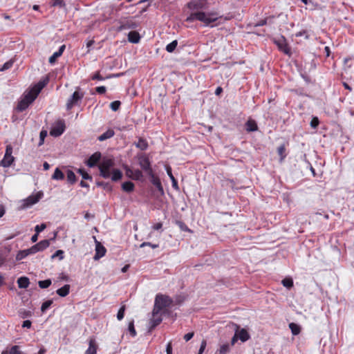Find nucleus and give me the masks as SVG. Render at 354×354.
I'll use <instances>...</instances> for the list:
<instances>
[{
  "mask_svg": "<svg viewBox=\"0 0 354 354\" xmlns=\"http://www.w3.org/2000/svg\"><path fill=\"white\" fill-rule=\"evenodd\" d=\"M32 91L29 89L24 92L17 106L18 111L21 112L26 110L37 98V95Z\"/></svg>",
  "mask_w": 354,
  "mask_h": 354,
  "instance_id": "obj_1",
  "label": "nucleus"
},
{
  "mask_svg": "<svg viewBox=\"0 0 354 354\" xmlns=\"http://www.w3.org/2000/svg\"><path fill=\"white\" fill-rule=\"evenodd\" d=\"M172 304V299L167 296L158 294L156 295L154 303V313H160V312Z\"/></svg>",
  "mask_w": 354,
  "mask_h": 354,
  "instance_id": "obj_2",
  "label": "nucleus"
},
{
  "mask_svg": "<svg viewBox=\"0 0 354 354\" xmlns=\"http://www.w3.org/2000/svg\"><path fill=\"white\" fill-rule=\"evenodd\" d=\"M43 196V193L37 192L36 194L29 196L19 202V209H24L36 204Z\"/></svg>",
  "mask_w": 354,
  "mask_h": 354,
  "instance_id": "obj_3",
  "label": "nucleus"
},
{
  "mask_svg": "<svg viewBox=\"0 0 354 354\" xmlns=\"http://www.w3.org/2000/svg\"><path fill=\"white\" fill-rule=\"evenodd\" d=\"M218 18V14L216 12H198V20L204 23L205 26H209L210 24L215 22Z\"/></svg>",
  "mask_w": 354,
  "mask_h": 354,
  "instance_id": "obj_4",
  "label": "nucleus"
},
{
  "mask_svg": "<svg viewBox=\"0 0 354 354\" xmlns=\"http://www.w3.org/2000/svg\"><path fill=\"white\" fill-rule=\"evenodd\" d=\"M141 169L147 174L151 175L153 169L148 156L145 153H138L136 156Z\"/></svg>",
  "mask_w": 354,
  "mask_h": 354,
  "instance_id": "obj_5",
  "label": "nucleus"
},
{
  "mask_svg": "<svg viewBox=\"0 0 354 354\" xmlns=\"http://www.w3.org/2000/svg\"><path fill=\"white\" fill-rule=\"evenodd\" d=\"M113 166V161L111 159L103 160L99 165L100 175L104 178L111 177L110 169Z\"/></svg>",
  "mask_w": 354,
  "mask_h": 354,
  "instance_id": "obj_6",
  "label": "nucleus"
},
{
  "mask_svg": "<svg viewBox=\"0 0 354 354\" xmlns=\"http://www.w3.org/2000/svg\"><path fill=\"white\" fill-rule=\"evenodd\" d=\"M66 125L63 120H58L53 125L50 131V135L54 137L60 136L65 131Z\"/></svg>",
  "mask_w": 354,
  "mask_h": 354,
  "instance_id": "obj_7",
  "label": "nucleus"
},
{
  "mask_svg": "<svg viewBox=\"0 0 354 354\" xmlns=\"http://www.w3.org/2000/svg\"><path fill=\"white\" fill-rule=\"evenodd\" d=\"M187 7L192 10H205L207 8V0H192L187 3Z\"/></svg>",
  "mask_w": 354,
  "mask_h": 354,
  "instance_id": "obj_8",
  "label": "nucleus"
},
{
  "mask_svg": "<svg viewBox=\"0 0 354 354\" xmlns=\"http://www.w3.org/2000/svg\"><path fill=\"white\" fill-rule=\"evenodd\" d=\"M119 23L120 26L118 27V30L120 31L136 29L138 27V24L133 19H121Z\"/></svg>",
  "mask_w": 354,
  "mask_h": 354,
  "instance_id": "obj_9",
  "label": "nucleus"
},
{
  "mask_svg": "<svg viewBox=\"0 0 354 354\" xmlns=\"http://www.w3.org/2000/svg\"><path fill=\"white\" fill-rule=\"evenodd\" d=\"M84 97V93L79 92L78 91H75L72 96L68 100L66 103L67 110H70L72 107L77 104L78 102Z\"/></svg>",
  "mask_w": 354,
  "mask_h": 354,
  "instance_id": "obj_10",
  "label": "nucleus"
},
{
  "mask_svg": "<svg viewBox=\"0 0 354 354\" xmlns=\"http://www.w3.org/2000/svg\"><path fill=\"white\" fill-rule=\"evenodd\" d=\"M125 171L126 175L133 180H138L142 179L143 177L142 171L139 169H133L129 167H126Z\"/></svg>",
  "mask_w": 354,
  "mask_h": 354,
  "instance_id": "obj_11",
  "label": "nucleus"
},
{
  "mask_svg": "<svg viewBox=\"0 0 354 354\" xmlns=\"http://www.w3.org/2000/svg\"><path fill=\"white\" fill-rule=\"evenodd\" d=\"M95 242V254L94 256V259L97 260L105 255L106 248L100 243L95 236H93Z\"/></svg>",
  "mask_w": 354,
  "mask_h": 354,
  "instance_id": "obj_12",
  "label": "nucleus"
},
{
  "mask_svg": "<svg viewBox=\"0 0 354 354\" xmlns=\"http://www.w3.org/2000/svg\"><path fill=\"white\" fill-rule=\"evenodd\" d=\"M49 78L48 77H45L41 80L39 81L37 84H36L33 87H32L30 90L33 91L32 92L38 96L41 91L43 88L48 83Z\"/></svg>",
  "mask_w": 354,
  "mask_h": 354,
  "instance_id": "obj_13",
  "label": "nucleus"
},
{
  "mask_svg": "<svg viewBox=\"0 0 354 354\" xmlns=\"http://www.w3.org/2000/svg\"><path fill=\"white\" fill-rule=\"evenodd\" d=\"M100 158H101V153L100 152H95L89 157V158L86 161V165L89 167H93L100 161Z\"/></svg>",
  "mask_w": 354,
  "mask_h": 354,
  "instance_id": "obj_14",
  "label": "nucleus"
},
{
  "mask_svg": "<svg viewBox=\"0 0 354 354\" xmlns=\"http://www.w3.org/2000/svg\"><path fill=\"white\" fill-rule=\"evenodd\" d=\"M275 44L278 46L279 48L284 53L288 55L290 53V48L288 47L285 38L281 37L279 39L275 41Z\"/></svg>",
  "mask_w": 354,
  "mask_h": 354,
  "instance_id": "obj_15",
  "label": "nucleus"
},
{
  "mask_svg": "<svg viewBox=\"0 0 354 354\" xmlns=\"http://www.w3.org/2000/svg\"><path fill=\"white\" fill-rule=\"evenodd\" d=\"M236 330L235 333H237L238 338L239 339H241V342H243L248 340L250 338V335L248 334V331L244 328H241V330H239V326H236Z\"/></svg>",
  "mask_w": 354,
  "mask_h": 354,
  "instance_id": "obj_16",
  "label": "nucleus"
},
{
  "mask_svg": "<svg viewBox=\"0 0 354 354\" xmlns=\"http://www.w3.org/2000/svg\"><path fill=\"white\" fill-rule=\"evenodd\" d=\"M65 48H66L65 45H62V46L59 47V50H58L57 51L55 52V53H53V55L49 57V60H48V62H49V63H50V64H55V62H56L57 59L59 57H60V56L62 55V53H64V50H65Z\"/></svg>",
  "mask_w": 354,
  "mask_h": 354,
  "instance_id": "obj_17",
  "label": "nucleus"
},
{
  "mask_svg": "<svg viewBox=\"0 0 354 354\" xmlns=\"http://www.w3.org/2000/svg\"><path fill=\"white\" fill-rule=\"evenodd\" d=\"M151 178V183L158 189V190L161 193L163 194V188L161 185L160 179L155 176L153 171H152L151 175H148Z\"/></svg>",
  "mask_w": 354,
  "mask_h": 354,
  "instance_id": "obj_18",
  "label": "nucleus"
},
{
  "mask_svg": "<svg viewBox=\"0 0 354 354\" xmlns=\"http://www.w3.org/2000/svg\"><path fill=\"white\" fill-rule=\"evenodd\" d=\"M165 169H166V171H167V175L169 176V178L171 179V183H172V187L176 189V190H178L179 189V187H178V182L177 180H176V178H174V176H173L172 174V172H171V168L170 166H168L167 165L165 167Z\"/></svg>",
  "mask_w": 354,
  "mask_h": 354,
  "instance_id": "obj_19",
  "label": "nucleus"
},
{
  "mask_svg": "<svg viewBox=\"0 0 354 354\" xmlns=\"http://www.w3.org/2000/svg\"><path fill=\"white\" fill-rule=\"evenodd\" d=\"M162 322V318L159 313H154V310H153V317L150 320L151 328H155L156 326L160 324Z\"/></svg>",
  "mask_w": 354,
  "mask_h": 354,
  "instance_id": "obj_20",
  "label": "nucleus"
},
{
  "mask_svg": "<svg viewBox=\"0 0 354 354\" xmlns=\"http://www.w3.org/2000/svg\"><path fill=\"white\" fill-rule=\"evenodd\" d=\"M140 36L136 31H131L128 34V40L133 44H138L140 41Z\"/></svg>",
  "mask_w": 354,
  "mask_h": 354,
  "instance_id": "obj_21",
  "label": "nucleus"
},
{
  "mask_svg": "<svg viewBox=\"0 0 354 354\" xmlns=\"http://www.w3.org/2000/svg\"><path fill=\"white\" fill-rule=\"evenodd\" d=\"M12 156H4L3 160L1 161L0 165L3 167H10L14 161Z\"/></svg>",
  "mask_w": 354,
  "mask_h": 354,
  "instance_id": "obj_22",
  "label": "nucleus"
},
{
  "mask_svg": "<svg viewBox=\"0 0 354 354\" xmlns=\"http://www.w3.org/2000/svg\"><path fill=\"white\" fill-rule=\"evenodd\" d=\"M1 354H22L19 346H12L10 348L3 351Z\"/></svg>",
  "mask_w": 354,
  "mask_h": 354,
  "instance_id": "obj_23",
  "label": "nucleus"
},
{
  "mask_svg": "<svg viewBox=\"0 0 354 354\" xmlns=\"http://www.w3.org/2000/svg\"><path fill=\"white\" fill-rule=\"evenodd\" d=\"M115 134V132L113 129H108L106 132L103 133L98 137V140L104 141L109 138H112Z\"/></svg>",
  "mask_w": 354,
  "mask_h": 354,
  "instance_id": "obj_24",
  "label": "nucleus"
},
{
  "mask_svg": "<svg viewBox=\"0 0 354 354\" xmlns=\"http://www.w3.org/2000/svg\"><path fill=\"white\" fill-rule=\"evenodd\" d=\"M29 279L26 277H21L17 279V284L20 288H26L29 286Z\"/></svg>",
  "mask_w": 354,
  "mask_h": 354,
  "instance_id": "obj_25",
  "label": "nucleus"
},
{
  "mask_svg": "<svg viewBox=\"0 0 354 354\" xmlns=\"http://www.w3.org/2000/svg\"><path fill=\"white\" fill-rule=\"evenodd\" d=\"M70 291V285H64L63 287L57 290V294L60 297H66Z\"/></svg>",
  "mask_w": 354,
  "mask_h": 354,
  "instance_id": "obj_26",
  "label": "nucleus"
},
{
  "mask_svg": "<svg viewBox=\"0 0 354 354\" xmlns=\"http://www.w3.org/2000/svg\"><path fill=\"white\" fill-rule=\"evenodd\" d=\"M245 127L248 131H255L257 130V124L254 120H248L245 124Z\"/></svg>",
  "mask_w": 354,
  "mask_h": 354,
  "instance_id": "obj_27",
  "label": "nucleus"
},
{
  "mask_svg": "<svg viewBox=\"0 0 354 354\" xmlns=\"http://www.w3.org/2000/svg\"><path fill=\"white\" fill-rule=\"evenodd\" d=\"M289 328L293 335H297L300 333L301 328L298 324L293 322L290 323Z\"/></svg>",
  "mask_w": 354,
  "mask_h": 354,
  "instance_id": "obj_28",
  "label": "nucleus"
},
{
  "mask_svg": "<svg viewBox=\"0 0 354 354\" xmlns=\"http://www.w3.org/2000/svg\"><path fill=\"white\" fill-rule=\"evenodd\" d=\"M122 188L124 192H131L134 189V184L131 181H127L122 183Z\"/></svg>",
  "mask_w": 354,
  "mask_h": 354,
  "instance_id": "obj_29",
  "label": "nucleus"
},
{
  "mask_svg": "<svg viewBox=\"0 0 354 354\" xmlns=\"http://www.w3.org/2000/svg\"><path fill=\"white\" fill-rule=\"evenodd\" d=\"M97 353V348L95 345V342L93 340H90L89 342V346L88 349L86 351L85 354H96Z\"/></svg>",
  "mask_w": 354,
  "mask_h": 354,
  "instance_id": "obj_30",
  "label": "nucleus"
},
{
  "mask_svg": "<svg viewBox=\"0 0 354 354\" xmlns=\"http://www.w3.org/2000/svg\"><path fill=\"white\" fill-rule=\"evenodd\" d=\"M136 146L141 150H146L148 147V143L143 138H139L138 141L136 143Z\"/></svg>",
  "mask_w": 354,
  "mask_h": 354,
  "instance_id": "obj_31",
  "label": "nucleus"
},
{
  "mask_svg": "<svg viewBox=\"0 0 354 354\" xmlns=\"http://www.w3.org/2000/svg\"><path fill=\"white\" fill-rule=\"evenodd\" d=\"M52 178L53 180H60L64 178V175L63 172L59 169L56 168L54 174L52 176Z\"/></svg>",
  "mask_w": 354,
  "mask_h": 354,
  "instance_id": "obj_32",
  "label": "nucleus"
},
{
  "mask_svg": "<svg viewBox=\"0 0 354 354\" xmlns=\"http://www.w3.org/2000/svg\"><path fill=\"white\" fill-rule=\"evenodd\" d=\"M30 254L29 253L28 249L21 250L17 254L16 259L17 261L22 260Z\"/></svg>",
  "mask_w": 354,
  "mask_h": 354,
  "instance_id": "obj_33",
  "label": "nucleus"
},
{
  "mask_svg": "<svg viewBox=\"0 0 354 354\" xmlns=\"http://www.w3.org/2000/svg\"><path fill=\"white\" fill-rule=\"evenodd\" d=\"M15 59L14 58L10 59L8 62H6L2 67L0 68V71H4L6 70L10 69L13 66V64L15 63Z\"/></svg>",
  "mask_w": 354,
  "mask_h": 354,
  "instance_id": "obj_34",
  "label": "nucleus"
},
{
  "mask_svg": "<svg viewBox=\"0 0 354 354\" xmlns=\"http://www.w3.org/2000/svg\"><path fill=\"white\" fill-rule=\"evenodd\" d=\"M111 176L112 180L117 181L122 178V174L119 169H114L112 174H111Z\"/></svg>",
  "mask_w": 354,
  "mask_h": 354,
  "instance_id": "obj_35",
  "label": "nucleus"
},
{
  "mask_svg": "<svg viewBox=\"0 0 354 354\" xmlns=\"http://www.w3.org/2000/svg\"><path fill=\"white\" fill-rule=\"evenodd\" d=\"M177 45H178L177 40H174L173 41H171V43H169V44H167L166 46L165 49L167 52L172 53L176 49Z\"/></svg>",
  "mask_w": 354,
  "mask_h": 354,
  "instance_id": "obj_36",
  "label": "nucleus"
},
{
  "mask_svg": "<svg viewBox=\"0 0 354 354\" xmlns=\"http://www.w3.org/2000/svg\"><path fill=\"white\" fill-rule=\"evenodd\" d=\"M67 180L71 183L73 184L76 181V176L75 173L71 170L67 171Z\"/></svg>",
  "mask_w": 354,
  "mask_h": 354,
  "instance_id": "obj_37",
  "label": "nucleus"
},
{
  "mask_svg": "<svg viewBox=\"0 0 354 354\" xmlns=\"http://www.w3.org/2000/svg\"><path fill=\"white\" fill-rule=\"evenodd\" d=\"M37 244V246L39 247L40 251H42L49 246L50 242L48 240L46 239V240L41 241L40 242H39Z\"/></svg>",
  "mask_w": 354,
  "mask_h": 354,
  "instance_id": "obj_38",
  "label": "nucleus"
},
{
  "mask_svg": "<svg viewBox=\"0 0 354 354\" xmlns=\"http://www.w3.org/2000/svg\"><path fill=\"white\" fill-rule=\"evenodd\" d=\"M128 330L132 337H136L137 333L134 327V322L132 320L129 323Z\"/></svg>",
  "mask_w": 354,
  "mask_h": 354,
  "instance_id": "obj_39",
  "label": "nucleus"
},
{
  "mask_svg": "<svg viewBox=\"0 0 354 354\" xmlns=\"http://www.w3.org/2000/svg\"><path fill=\"white\" fill-rule=\"evenodd\" d=\"M230 344H224L220 346L218 352L220 354H226L230 351Z\"/></svg>",
  "mask_w": 354,
  "mask_h": 354,
  "instance_id": "obj_40",
  "label": "nucleus"
},
{
  "mask_svg": "<svg viewBox=\"0 0 354 354\" xmlns=\"http://www.w3.org/2000/svg\"><path fill=\"white\" fill-rule=\"evenodd\" d=\"M77 172L82 176L83 179L92 180V177L84 169H79Z\"/></svg>",
  "mask_w": 354,
  "mask_h": 354,
  "instance_id": "obj_41",
  "label": "nucleus"
},
{
  "mask_svg": "<svg viewBox=\"0 0 354 354\" xmlns=\"http://www.w3.org/2000/svg\"><path fill=\"white\" fill-rule=\"evenodd\" d=\"M39 286L41 288H46L49 287L51 285V280L50 279H46L44 281H39L38 282Z\"/></svg>",
  "mask_w": 354,
  "mask_h": 354,
  "instance_id": "obj_42",
  "label": "nucleus"
},
{
  "mask_svg": "<svg viewBox=\"0 0 354 354\" xmlns=\"http://www.w3.org/2000/svg\"><path fill=\"white\" fill-rule=\"evenodd\" d=\"M120 104L121 102L120 101L115 100L110 104V108L111 109L112 111H116L119 109Z\"/></svg>",
  "mask_w": 354,
  "mask_h": 354,
  "instance_id": "obj_43",
  "label": "nucleus"
},
{
  "mask_svg": "<svg viewBox=\"0 0 354 354\" xmlns=\"http://www.w3.org/2000/svg\"><path fill=\"white\" fill-rule=\"evenodd\" d=\"M282 284L283 286L290 288L293 286V281L292 279L286 278L282 280Z\"/></svg>",
  "mask_w": 354,
  "mask_h": 354,
  "instance_id": "obj_44",
  "label": "nucleus"
},
{
  "mask_svg": "<svg viewBox=\"0 0 354 354\" xmlns=\"http://www.w3.org/2000/svg\"><path fill=\"white\" fill-rule=\"evenodd\" d=\"M64 251L62 250H57L52 256L51 259H55L58 257L59 260H62L64 259Z\"/></svg>",
  "mask_w": 354,
  "mask_h": 354,
  "instance_id": "obj_45",
  "label": "nucleus"
},
{
  "mask_svg": "<svg viewBox=\"0 0 354 354\" xmlns=\"http://www.w3.org/2000/svg\"><path fill=\"white\" fill-rule=\"evenodd\" d=\"M194 20H198V12H192L186 19L188 22H192Z\"/></svg>",
  "mask_w": 354,
  "mask_h": 354,
  "instance_id": "obj_46",
  "label": "nucleus"
},
{
  "mask_svg": "<svg viewBox=\"0 0 354 354\" xmlns=\"http://www.w3.org/2000/svg\"><path fill=\"white\" fill-rule=\"evenodd\" d=\"M52 300H48L44 302L41 307V310L44 313L52 304Z\"/></svg>",
  "mask_w": 354,
  "mask_h": 354,
  "instance_id": "obj_47",
  "label": "nucleus"
},
{
  "mask_svg": "<svg viewBox=\"0 0 354 354\" xmlns=\"http://www.w3.org/2000/svg\"><path fill=\"white\" fill-rule=\"evenodd\" d=\"M125 306H122L118 310L117 318L118 320H122L124 316Z\"/></svg>",
  "mask_w": 354,
  "mask_h": 354,
  "instance_id": "obj_48",
  "label": "nucleus"
},
{
  "mask_svg": "<svg viewBox=\"0 0 354 354\" xmlns=\"http://www.w3.org/2000/svg\"><path fill=\"white\" fill-rule=\"evenodd\" d=\"M46 227V224L42 223L41 225H37L35 227V230L36 233L39 234V232H42L45 228Z\"/></svg>",
  "mask_w": 354,
  "mask_h": 354,
  "instance_id": "obj_49",
  "label": "nucleus"
},
{
  "mask_svg": "<svg viewBox=\"0 0 354 354\" xmlns=\"http://www.w3.org/2000/svg\"><path fill=\"white\" fill-rule=\"evenodd\" d=\"M28 251L30 254H33L37 253V252H39L40 250H39V247L37 246V244H35L33 246H32L30 248H29Z\"/></svg>",
  "mask_w": 354,
  "mask_h": 354,
  "instance_id": "obj_50",
  "label": "nucleus"
},
{
  "mask_svg": "<svg viewBox=\"0 0 354 354\" xmlns=\"http://www.w3.org/2000/svg\"><path fill=\"white\" fill-rule=\"evenodd\" d=\"M95 90L96 92L98 93L99 94H104L106 91V88L104 86H101L96 87Z\"/></svg>",
  "mask_w": 354,
  "mask_h": 354,
  "instance_id": "obj_51",
  "label": "nucleus"
},
{
  "mask_svg": "<svg viewBox=\"0 0 354 354\" xmlns=\"http://www.w3.org/2000/svg\"><path fill=\"white\" fill-rule=\"evenodd\" d=\"M147 245H149V247H151L152 248H157L158 247V245L157 244H153L149 242H144L140 245V248H143Z\"/></svg>",
  "mask_w": 354,
  "mask_h": 354,
  "instance_id": "obj_52",
  "label": "nucleus"
},
{
  "mask_svg": "<svg viewBox=\"0 0 354 354\" xmlns=\"http://www.w3.org/2000/svg\"><path fill=\"white\" fill-rule=\"evenodd\" d=\"M92 80H104V77H103L99 72L96 73L92 76Z\"/></svg>",
  "mask_w": 354,
  "mask_h": 354,
  "instance_id": "obj_53",
  "label": "nucleus"
},
{
  "mask_svg": "<svg viewBox=\"0 0 354 354\" xmlns=\"http://www.w3.org/2000/svg\"><path fill=\"white\" fill-rule=\"evenodd\" d=\"M12 147L11 145H7L5 156H12Z\"/></svg>",
  "mask_w": 354,
  "mask_h": 354,
  "instance_id": "obj_54",
  "label": "nucleus"
},
{
  "mask_svg": "<svg viewBox=\"0 0 354 354\" xmlns=\"http://www.w3.org/2000/svg\"><path fill=\"white\" fill-rule=\"evenodd\" d=\"M94 40L93 39H91V40H89L87 41L86 43V48H87V50H86V53H90L91 51V47L93 46V44H94Z\"/></svg>",
  "mask_w": 354,
  "mask_h": 354,
  "instance_id": "obj_55",
  "label": "nucleus"
},
{
  "mask_svg": "<svg viewBox=\"0 0 354 354\" xmlns=\"http://www.w3.org/2000/svg\"><path fill=\"white\" fill-rule=\"evenodd\" d=\"M319 124V120L317 118H314L311 122H310V125L313 128H316Z\"/></svg>",
  "mask_w": 354,
  "mask_h": 354,
  "instance_id": "obj_56",
  "label": "nucleus"
},
{
  "mask_svg": "<svg viewBox=\"0 0 354 354\" xmlns=\"http://www.w3.org/2000/svg\"><path fill=\"white\" fill-rule=\"evenodd\" d=\"M206 345H207L206 341L203 340L201 342L198 352H200L201 353H203L204 350L205 349Z\"/></svg>",
  "mask_w": 354,
  "mask_h": 354,
  "instance_id": "obj_57",
  "label": "nucleus"
},
{
  "mask_svg": "<svg viewBox=\"0 0 354 354\" xmlns=\"http://www.w3.org/2000/svg\"><path fill=\"white\" fill-rule=\"evenodd\" d=\"M63 5V0H53V6H62Z\"/></svg>",
  "mask_w": 354,
  "mask_h": 354,
  "instance_id": "obj_58",
  "label": "nucleus"
},
{
  "mask_svg": "<svg viewBox=\"0 0 354 354\" xmlns=\"http://www.w3.org/2000/svg\"><path fill=\"white\" fill-rule=\"evenodd\" d=\"M31 322L30 320H25L23 322L22 327L30 328L31 327Z\"/></svg>",
  "mask_w": 354,
  "mask_h": 354,
  "instance_id": "obj_59",
  "label": "nucleus"
},
{
  "mask_svg": "<svg viewBox=\"0 0 354 354\" xmlns=\"http://www.w3.org/2000/svg\"><path fill=\"white\" fill-rule=\"evenodd\" d=\"M194 336V333L192 332V333H188L187 334L185 335L184 336V339L186 342L190 340Z\"/></svg>",
  "mask_w": 354,
  "mask_h": 354,
  "instance_id": "obj_60",
  "label": "nucleus"
},
{
  "mask_svg": "<svg viewBox=\"0 0 354 354\" xmlns=\"http://www.w3.org/2000/svg\"><path fill=\"white\" fill-rule=\"evenodd\" d=\"M166 352H167V354H172V346H171V342H169L167 344Z\"/></svg>",
  "mask_w": 354,
  "mask_h": 354,
  "instance_id": "obj_61",
  "label": "nucleus"
},
{
  "mask_svg": "<svg viewBox=\"0 0 354 354\" xmlns=\"http://www.w3.org/2000/svg\"><path fill=\"white\" fill-rule=\"evenodd\" d=\"M46 135H47V133L45 131H41L40 132V136H40V145L44 142V140L45 137L46 136Z\"/></svg>",
  "mask_w": 354,
  "mask_h": 354,
  "instance_id": "obj_62",
  "label": "nucleus"
},
{
  "mask_svg": "<svg viewBox=\"0 0 354 354\" xmlns=\"http://www.w3.org/2000/svg\"><path fill=\"white\" fill-rule=\"evenodd\" d=\"M162 224L161 223H158L156 224H155L153 226V228L155 230H158L162 228Z\"/></svg>",
  "mask_w": 354,
  "mask_h": 354,
  "instance_id": "obj_63",
  "label": "nucleus"
},
{
  "mask_svg": "<svg viewBox=\"0 0 354 354\" xmlns=\"http://www.w3.org/2000/svg\"><path fill=\"white\" fill-rule=\"evenodd\" d=\"M179 226L180 227L184 230V231H189V230L188 229V227L182 222H180L179 223Z\"/></svg>",
  "mask_w": 354,
  "mask_h": 354,
  "instance_id": "obj_64",
  "label": "nucleus"
}]
</instances>
